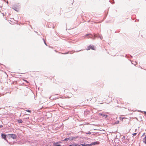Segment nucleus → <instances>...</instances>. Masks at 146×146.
<instances>
[{"mask_svg":"<svg viewBox=\"0 0 146 146\" xmlns=\"http://www.w3.org/2000/svg\"><path fill=\"white\" fill-rule=\"evenodd\" d=\"M90 144H83L81 145V146H91Z\"/></svg>","mask_w":146,"mask_h":146,"instance_id":"6","label":"nucleus"},{"mask_svg":"<svg viewBox=\"0 0 146 146\" xmlns=\"http://www.w3.org/2000/svg\"><path fill=\"white\" fill-rule=\"evenodd\" d=\"M91 49L93 50H95V48L94 46L93 45H90L87 48V50H89L90 49Z\"/></svg>","mask_w":146,"mask_h":146,"instance_id":"1","label":"nucleus"},{"mask_svg":"<svg viewBox=\"0 0 146 146\" xmlns=\"http://www.w3.org/2000/svg\"><path fill=\"white\" fill-rule=\"evenodd\" d=\"M126 119V118H125V117H123V118H122V120H123V119Z\"/></svg>","mask_w":146,"mask_h":146,"instance_id":"15","label":"nucleus"},{"mask_svg":"<svg viewBox=\"0 0 146 146\" xmlns=\"http://www.w3.org/2000/svg\"><path fill=\"white\" fill-rule=\"evenodd\" d=\"M18 121L19 123H23V121L21 119H19L18 120Z\"/></svg>","mask_w":146,"mask_h":146,"instance_id":"9","label":"nucleus"},{"mask_svg":"<svg viewBox=\"0 0 146 146\" xmlns=\"http://www.w3.org/2000/svg\"><path fill=\"white\" fill-rule=\"evenodd\" d=\"M44 42L45 44L46 45V43H45V41H44Z\"/></svg>","mask_w":146,"mask_h":146,"instance_id":"22","label":"nucleus"},{"mask_svg":"<svg viewBox=\"0 0 146 146\" xmlns=\"http://www.w3.org/2000/svg\"><path fill=\"white\" fill-rule=\"evenodd\" d=\"M144 113L146 115V112H144Z\"/></svg>","mask_w":146,"mask_h":146,"instance_id":"21","label":"nucleus"},{"mask_svg":"<svg viewBox=\"0 0 146 146\" xmlns=\"http://www.w3.org/2000/svg\"><path fill=\"white\" fill-rule=\"evenodd\" d=\"M123 137V138H125V136H124Z\"/></svg>","mask_w":146,"mask_h":146,"instance_id":"19","label":"nucleus"},{"mask_svg":"<svg viewBox=\"0 0 146 146\" xmlns=\"http://www.w3.org/2000/svg\"><path fill=\"white\" fill-rule=\"evenodd\" d=\"M99 144V142L98 141L95 142H94L90 144V145L91 146L92 145H95L96 144Z\"/></svg>","mask_w":146,"mask_h":146,"instance_id":"5","label":"nucleus"},{"mask_svg":"<svg viewBox=\"0 0 146 146\" xmlns=\"http://www.w3.org/2000/svg\"><path fill=\"white\" fill-rule=\"evenodd\" d=\"M24 81H25V82H27V80H24Z\"/></svg>","mask_w":146,"mask_h":146,"instance_id":"20","label":"nucleus"},{"mask_svg":"<svg viewBox=\"0 0 146 146\" xmlns=\"http://www.w3.org/2000/svg\"><path fill=\"white\" fill-rule=\"evenodd\" d=\"M119 121H116V122H115V124H118L119 123Z\"/></svg>","mask_w":146,"mask_h":146,"instance_id":"12","label":"nucleus"},{"mask_svg":"<svg viewBox=\"0 0 146 146\" xmlns=\"http://www.w3.org/2000/svg\"><path fill=\"white\" fill-rule=\"evenodd\" d=\"M53 146H61V145L58 144L57 143H55L54 144Z\"/></svg>","mask_w":146,"mask_h":146,"instance_id":"8","label":"nucleus"},{"mask_svg":"<svg viewBox=\"0 0 146 146\" xmlns=\"http://www.w3.org/2000/svg\"><path fill=\"white\" fill-rule=\"evenodd\" d=\"M68 138H66L64 140V141H66L67 140H68Z\"/></svg>","mask_w":146,"mask_h":146,"instance_id":"14","label":"nucleus"},{"mask_svg":"<svg viewBox=\"0 0 146 146\" xmlns=\"http://www.w3.org/2000/svg\"><path fill=\"white\" fill-rule=\"evenodd\" d=\"M2 137L5 139L6 140H7L6 138V135L2 133L1 135Z\"/></svg>","mask_w":146,"mask_h":146,"instance_id":"4","label":"nucleus"},{"mask_svg":"<svg viewBox=\"0 0 146 146\" xmlns=\"http://www.w3.org/2000/svg\"><path fill=\"white\" fill-rule=\"evenodd\" d=\"M3 127L2 125H0V128H2Z\"/></svg>","mask_w":146,"mask_h":146,"instance_id":"16","label":"nucleus"},{"mask_svg":"<svg viewBox=\"0 0 146 146\" xmlns=\"http://www.w3.org/2000/svg\"><path fill=\"white\" fill-rule=\"evenodd\" d=\"M8 135H9L10 137L13 139H15L17 138V136L15 134H9Z\"/></svg>","mask_w":146,"mask_h":146,"instance_id":"2","label":"nucleus"},{"mask_svg":"<svg viewBox=\"0 0 146 146\" xmlns=\"http://www.w3.org/2000/svg\"><path fill=\"white\" fill-rule=\"evenodd\" d=\"M26 111H28V112H30V113L31 112V111L30 110H26Z\"/></svg>","mask_w":146,"mask_h":146,"instance_id":"11","label":"nucleus"},{"mask_svg":"<svg viewBox=\"0 0 146 146\" xmlns=\"http://www.w3.org/2000/svg\"><path fill=\"white\" fill-rule=\"evenodd\" d=\"M99 115H101L102 117H105L106 118H107L108 117V116L106 115H105L104 113H99Z\"/></svg>","mask_w":146,"mask_h":146,"instance_id":"3","label":"nucleus"},{"mask_svg":"<svg viewBox=\"0 0 146 146\" xmlns=\"http://www.w3.org/2000/svg\"><path fill=\"white\" fill-rule=\"evenodd\" d=\"M136 134H137L136 133H134L133 134V136H135L136 135Z\"/></svg>","mask_w":146,"mask_h":146,"instance_id":"13","label":"nucleus"},{"mask_svg":"<svg viewBox=\"0 0 146 146\" xmlns=\"http://www.w3.org/2000/svg\"><path fill=\"white\" fill-rule=\"evenodd\" d=\"M86 134H91V132H89V133H86Z\"/></svg>","mask_w":146,"mask_h":146,"instance_id":"17","label":"nucleus"},{"mask_svg":"<svg viewBox=\"0 0 146 146\" xmlns=\"http://www.w3.org/2000/svg\"><path fill=\"white\" fill-rule=\"evenodd\" d=\"M69 146H77V145L75 144H74L72 145H69Z\"/></svg>","mask_w":146,"mask_h":146,"instance_id":"10","label":"nucleus"},{"mask_svg":"<svg viewBox=\"0 0 146 146\" xmlns=\"http://www.w3.org/2000/svg\"><path fill=\"white\" fill-rule=\"evenodd\" d=\"M143 142L145 143L146 144V136L143 139Z\"/></svg>","mask_w":146,"mask_h":146,"instance_id":"7","label":"nucleus"},{"mask_svg":"<svg viewBox=\"0 0 146 146\" xmlns=\"http://www.w3.org/2000/svg\"><path fill=\"white\" fill-rule=\"evenodd\" d=\"M88 35H85V36H88Z\"/></svg>","mask_w":146,"mask_h":146,"instance_id":"18","label":"nucleus"}]
</instances>
